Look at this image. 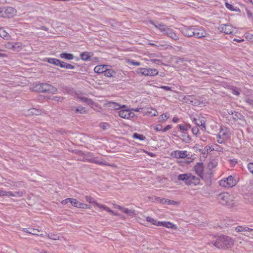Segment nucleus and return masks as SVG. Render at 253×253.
<instances>
[{
	"label": "nucleus",
	"mask_w": 253,
	"mask_h": 253,
	"mask_svg": "<svg viewBox=\"0 0 253 253\" xmlns=\"http://www.w3.org/2000/svg\"><path fill=\"white\" fill-rule=\"evenodd\" d=\"M181 32L183 35L185 37H194L198 38L206 37L207 33L202 29H198L194 26H184L181 29Z\"/></svg>",
	"instance_id": "nucleus-1"
},
{
	"label": "nucleus",
	"mask_w": 253,
	"mask_h": 253,
	"mask_svg": "<svg viewBox=\"0 0 253 253\" xmlns=\"http://www.w3.org/2000/svg\"><path fill=\"white\" fill-rule=\"evenodd\" d=\"M215 241L213 240L211 243L215 247L218 249L229 248L232 247L234 243V240L232 238L226 236H220L216 237Z\"/></svg>",
	"instance_id": "nucleus-2"
},
{
	"label": "nucleus",
	"mask_w": 253,
	"mask_h": 253,
	"mask_svg": "<svg viewBox=\"0 0 253 253\" xmlns=\"http://www.w3.org/2000/svg\"><path fill=\"white\" fill-rule=\"evenodd\" d=\"M177 179L184 181V183L188 185L191 184L197 185L200 184V181L199 178L190 173L180 174L178 175Z\"/></svg>",
	"instance_id": "nucleus-3"
},
{
	"label": "nucleus",
	"mask_w": 253,
	"mask_h": 253,
	"mask_svg": "<svg viewBox=\"0 0 253 253\" xmlns=\"http://www.w3.org/2000/svg\"><path fill=\"white\" fill-rule=\"evenodd\" d=\"M35 88L36 90L39 92L52 94H55L58 91L56 87L48 84H39L36 85Z\"/></svg>",
	"instance_id": "nucleus-4"
},
{
	"label": "nucleus",
	"mask_w": 253,
	"mask_h": 253,
	"mask_svg": "<svg viewBox=\"0 0 253 253\" xmlns=\"http://www.w3.org/2000/svg\"><path fill=\"white\" fill-rule=\"evenodd\" d=\"M85 200L86 201V202H87L89 203L92 204L93 205L97 206V207H98L99 209H100L101 210L106 211L109 212L110 213H111L112 215H119V214L114 213V212L112 210H110L108 207H107L105 205H100V204L97 203L96 202V201L94 200V199L91 196H85Z\"/></svg>",
	"instance_id": "nucleus-5"
},
{
	"label": "nucleus",
	"mask_w": 253,
	"mask_h": 253,
	"mask_svg": "<svg viewBox=\"0 0 253 253\" xmlns=\"http://www.w3.org/2000/svg\"><path fill=\"white\" fill-rule=\"evenodd\" d=\"M237 183V179L232 175H229L227 178L220 180L219 185L222 187L231 188L236 185Z\"/></svg>",
	"instance_id": "nucleus-6"
},
{
	"label": "nucleus",
	"mask_w": 253,
	"mask_h": 253,
	"mask_svg": "<svg viewBox=\"0 0 253 253\" xmlns=\"http://www.w3.org/2000/svg\"><path fill=\"white\" fill-rule=\"evenodd\" d=\"M137 74L145 76H155L158 74V71L155 69L140 68L136 70Z\"/></svg>",
	"instance_id": "nucleus-7"
},
{
	"label": "nucleus",
	"mask_w": 253,
	"mask_h": 253,
	"mask_svg": "<svg viewBox=\"0 0 253 253\" xmlns=\"http://www.w3.org/2000/svg\"><path fill=\"white\" fill-rule=\"evenodd\" d=\"M149 22L150 24L154 25L155 28L158 29L160 31V32H161L163 33L164 35L168 36L169 35V33H170L173 30L169 26L164 25L162 23L156 24L152 20H150Z\"/></svg>",
	"instance_id": "nucleus-8"
},
{
	"label": "nucleus",
	"mask_w": 253,
	"mask_h": 253,
	"mask_svg": "<svg viewBox=\"0 0 253 253\" xmlns=\"http://www.w3.org/2000/svg\"><path fill=\"white\" fill-rule=\"evenodd\" d=\"M218 200L223 205H231L233 204L230 195L227 193H220L218 196Z\"/></svg>",
	"instance_id": "nucleus-9"
},
{
	"label": "nucleus",
	"mask_w": 253,
	"mask_h": 253,
	"mask_svg": "<svg viewBox=\"0 0 253 253\" xmlns=\"http://www.w3.org/2000/svg\"><path fill=\"white\" fill-rule=\"evenodd\" d=\"M235 27H232L231 25L228 24H222L218 27V30L221 32H223L226 34H233L236 32Z\"/></svg>",
	"instance_id": "nucleus-10"
},
{
	"label": "nucleus",
	"mask_w": 253,
	"mask_h": 253,
	"mask_svg": "<svg viewBox=\"0 0 253 253\" xmlns=\"http://www.w3.org/2000/svg\"><path fill=\"white\" fill-rule=\"evenodd\" d=\"M2 17L10 18L12 17L15 13V9L11 7H2Z\"/></svg>",
	"instance_id": "nucleus-11"
},
{
	"label": "nucleus",
	"mask_w": 253,
	"mask_h": 253,
	"mask_svg": "<svg viewBox=\"0 0 253 253\" xmlns=\"http://www.w3.org/2000/svg\"><path fill=\"white\" fill-rule=\"evenodd\" d=\"M194 170L197 175L201 178H204V167L202 163H198L194 166Z\"/></svg>",
	"instance_id": "nucleus-12"
},
{
	"label": "nucleus",
	"mask_w": 253,
	"mask_h": 253,
	"mask_svg": "<svg viewBox=\"0 0 253 253\" xmlns=\"http://www.w3.org/2000/svg\"><path fill=\"white\" fill-rule=\"evenodd\" d=\"M115 207L119 209L122 212L126 213V215L129 216H134L136 215L135 211L132 209H128L125 208L119 205H116Z\"/></svg>",
	"instance_id": "nucleus-13"
},
{
	"label": "nucleus",
	"mask_w": 253,
	"mask_h": 253,
	"mask_svg": "<svg viewBox=\"0 0 253 253\" xmlns=\"http://www.w3.org/2000/svg\"><path fill=\"white\" fill-rule=\"evenodd\" d=\"M152 224L158 226H165L168 228L176 229V226L172 223V222H152Z\"/></svg>",
	"instance_id": "nucleus-14"
},
{
	"label": "nucleus",
	"mask_w": 253,
	"mask_h": 253,
	"mask_svg": "<svg viewBox=\"0 0 253 253\" xmlns=\"http://www.w3.org/2000/svg\"><path fill=\"white\" fill-rule=\"evenodd\" d=\"M217 137L222 139L228 138L230 137L229 131L226 128H221Z\"/></svg>",
	"instance_id": "nucleus-15"
},
{
	"label": "nucleus",
	"mask_w": 253,
	"mask_h": 253,
	"mask_svg": "<svg viewBox=\"0 0 253 253\" xmlns=\"http://www.w3.org/2000/svg\"><path fill=\"white\" fill-rule=\"evenodd\" d=\"M182 101L183 102L188 103L192 105H196L197 102H196L195 97L193 95H186L183 98Z\"/></svg>",
	"instance_id": "nucleus-16"
},
{
	"label": "nucleus",
	"mask_w": 253,
	"mask_h": 253,
	"mask_svg": "<svg viewBox=\"0 0 253 253\" xmlns=\"http://www.w3.org/2000/svg\"><path fill=\"white\" fill-rule=\"evenodd\" d=\"M109 67L108 65H99L95 67L94 71L97 73L100 74L104 73L107 70V68Z\"/></svg>",
	"instance_id": "nucleus-17"
},
{
	"label": "nucleus",
	"mask_w": 253,
	"mask_h": 253,
	"mask_svg": "<svg viewBox=\"0 0 253 253\" xmlns=\"http://www.w3.org/2000/svg\"><path fill=\"white\" fill-rule=\"evenodd\" d=\"M128 112L129 110L128 109L121 110L119 111L118 115L122 118L128 119H130V116H128Z\"/></svg>",
	"instance_id": "nucleus-18"
},
{
	"label": "nucleus",
	"mask_w": 253,
	"mask_h": 253,
	"mask_svg": "<svg viewBox=\"0 0 253 253\" xmlns=\"http://www.w3.org/2000/svg\"><path fill=\"white\" fill-rule=\"evenodd\" d=\"M45 61L50 64L57 66H59L60 62L61 61L60 60L54 58H47Z\"/></svg>",
	"instance_id": "nucleus-19"
},
{
	"label": "nucleus",
	"mask_w": 253,
	"mask_h": 253,
	"mask_svg": "<svg viewBox=\"0 0 253 253\" xmlns=\"http://www.w3.org/2000/svg\"><path fill=\"white\" fill-rule=\"evenodd\" d=\"M174 152L175 153L176 157L177 158H185L188 156L186 151H176Z\"/></svg>",
	"instance_id": "nucleus-20"
},
{
	"label": "nucleus",
	"mask_w": 253,
	"mask_h": 253,
	"mask_svg": "<svg viewBox=\"0 0 253 253\" xmlns=\"http://www.w3.org/2000/svg\"><path fill=\"white\" fill-rule=\"evenodd\" d=\"M181 139L185 143H190L191 140L190 136L186 132H182Z\"/></svg>",
	"instance_id": "nucleus-21"
},
{
	"label": "nucleus",
	"mask_w": 253,
	"mask_h": 253,
	"mask_svg": "<svg viewBox=\"0 0 253 253\" xmlns=\"http://www.w3.org/2000/svg\"><path fill=\"white\" fill-rule=\"evenodd\" d=\"M89 162H90L92 163L97 164H98L101 166H109V165L106 161H100L96 160L94 158L90 159L89 160Z\"/></svg>",
	"instance_id": "nucleus-22"
},
{
	"label": "nucleus",
	"mask_w": 253,
	"mask_h": 253,
	"mask_svg": "<svg viewBox=\"0 0 253 253\" xmlns=\"http://www.w3.org/2000/svg\"><path fill=\"white\" fill-rule=\"evenodd\" d=\"M59 56L61 58L65 59L66 60H72L74 58V56L73 54L65 52L61 53Z\"/></svg>",
	"instance_id": "nucleus-23"
},
{
	"label": "nucleus",
	"mask_w": 253,
	"mask_h": 253,
	"mask_svg": "<svg viewBox=\"0 0 253 253\" xmlns=\"http://www.w3.org/2000/svg\"><path fill=\"white\" fill-rule=\"evenodd\" d=\"M194 121H195V124L196 125L201 127V129L202 130L206 129V126L205 125V122L203 119L197 120L196 119H194Z\"/></svg>",
	"instance_id": "nucleus-24"
},
{
	"label": "nucleus",
	"mask_w": 253,
	"mask_h": 253,
	"mask_svg": "<svg viewBox=\"0 0 253 253\" xmlns=\"http://www.w3.org/2000/svg\"><path fill=\"white\" fill-rule=\"evenodd\" d=\"M46 236L49 239L53 240H60V236L57 234H54L52 233H49L46 234Z\"/></svg>",
	"instance_id": "nucleus-25"
},
{
	"label": "nucleus",
	"mask_w": 253,
	"mask_h": 253,
	"mask_svg": "<svg viewBox=\"0 0 253 253\" xmlns=\"http://www.w3.org/2000/svg\"><path fill=\"white\" fill-rule=\"evenodd\" d=\"M232 118L234 121H237L238 120H242L244 117L243 116L238 112H232Z\"/></svg>",
	"instance_id": "nucleus-26"
},
{
	"label": "nucleus",
	"mask_w": 253,
	"mask_h": 253,
	"mask_svg": "<svg viewBox=\"0 0 253 253\" xmlns=\"http://www.w3.org/2000/svg\"><path fill=\"white\" fill-rule=\"evenodd\" d=\"M108 105L109 107H112L115 110H118L122 108L126 107L125 105H123L121 106V105L116 102H110L108 103Z\"/></svg>",
	"instance_id": "nucleus-27"
},
{
	"label": "nucleus",
	"mask_w": 253,
	"mask_h": 253,
	"mask_svg": "<svg viewBox=\"0 0 253 253\" xmlns=\"http://www.w3.org/2000/svg\"><path fill=\"white\" fill-rule=\"evenodd\" d=\"M90 53L88 52H84L80 54L81 59L84 61H88L90 60L91 55H89Z\"/></svg>",
	"instance_id": "nucleus-28"
},
{
	"label": "nucleus",
	"mask_w": 253,
	"mask_h": 253,
	"mask_svg": "<svg viewBox=\"0 0 253 253\" xmlns=\"http://www.w3.org/2000/svg\"><path fill=\"white\" fill-rule=\"evenodd\" d=\"M79 99L83 102H84L87 105H91L93 104V101L89 98H87L85 97H79Z\"/></svg>",
	"instance_id": "nucleus-29"
},
{
	"label": "nucleus",
	"mask_w": 253,
	"mask_h": 253,
	"mask_svg": "<svg viewBox=\"0 0 253 253\" xmlns=\"http://www.w3.org/2000/svg\"><path fill=\"white\" fill-rule=\"evenodd\" d=\"M236 230L239 232H246V231H252L253 229L251 228H250L246 226H239L236 228Z\"/></svg>",
	"instance_id": "nucleus-30"
},
{
	"label": "nucleus",
	"mask_w": 253,
	"mask_h": 253,
	"mask_svg": "<svg viewBox=\"0 0 253 253\" xmlns=\"http://www.w3.org/2000/svg\"><path fill=\"white\" fill-rule=\"evenodd\" d=\"M29 111L30 114L35 115H41L42 113V110L36 109L35 108H31L29 110Z\"/></svg>",
	"instance_id": "nucleus-31"
},
{
	"label": "nucleus",
	"mask_w": 253,
	"mask_h": 253,
	"mask_svg": "<svg viewBox=\"0 0 253 253\" xmlns=\"http://www.w3.org/2000/svg\"><path fill=\"white\" fill-rule=\"evenodd\" d=\"M132 137L135 139H137L140 140H144L146 139V137L141 134L137 133H134L132 135Z\"/></svg>",
	"instance_id": "nucleus-32"
},
{
	"label": "nucleus",
	"mask_w": 253,
	"mask_h": 253,
	"mask_svg": "<svg viewBox=\"0 0 253 253\" xmlns=\"http://www.w3.org/2000/svg\"><path fill=\"white\" fill-rule=\"evenodd\" d=\"M168 37L174 41H177L179 40V37L176 34L173 30H172L170 33H169V35L168 36Z\"/></svg>",
	"instance_id": "nucleus-33"
},
{
	"label": "nucleus",
	"mask_w": 253,
	"mask_h": 253,
	"mask_svg": "<svg viewBox=\"0 0 253 253\" xmlns=\"http://www.w3.org/2000/svg\"><path fill=\"white\" fill-rule=\"evenodd\" d=\"M169 115L166 113L163 114L160 117V122L166 121L169 118Z\"/></svg>",
	"instance_id": "nucleus-34"
},
{
	"label": "nucleus",
	"mask_w": 253,
	"mask_h": 253,
	"mask_svg": "<svg viewBox=\"0 0 253 253\" xmlns=\"http://www.w3.org/2000/svg\"><path fill=\"white\" fill-rule=\"evenodd\" d=\"M114 72V71L111 69H108V68H107V70L104 72V76L107 77H111L113 76L112 73Z\"/></svg>",
	"instance_id": "nucleus-35"
},
{
	"label": "nucleus",
	"mask_w": 253,
	"mask_h": 253,
	"mask_svg": "<svg viewBox=\"0 0 253 253\" xmlns=\"http://www.w3.org/2000/svg\"><path fill=\"white\" fill-rule=\"evenodd\" d=\"M76 113H80V114H83L85 112L84 107L82 106H78L75 110Z\"/></svg>",
	"instance_id": "nucleus-36"
},
{
	"label": "nucleus",
	"mask_w": 253,
	"mask_h": 253,
	"mask_svg": "<svg viewBox=\"0 0 253 253\" xmlns=\"http://www.w3.org/2000/svg\"><path fill=\"white\" fill-rule=\"evenodd\" d=\"M178 126L179 128L181 130H183V132H185L187 130L188 128L190 127V125H188V126H183V125H179Z\"/></svg>",
	"instance_id": "nucleus-37"
},
{
	"label": "nucleus",
	"mask_w": 253,
	"mask_h": 253,
	"mask_svg": "<svg viewBox=\"0 0 253 253\" xmlns=\"http://www.w3.org/2000/svg\"><path fill=\"white\" fill-rule=\"evenodd\" d=\"M150 111L148 110L147 112L149 114H151L152 116H156L158 115V112L156 110H155L153 108L150 109Z\"/></svg>",
	"instance_id": "nucleus-38"
},
{
	"label": "nucleus",
	"mask_w": 253,
	"mask_h": 253,
	"mask_svg": "<svg viewBox=\"0 0 253 253\" xmlns=\"http://www.w3.org/2000/svg\"><path fill=\"white\" fill-rule=\"evenodd\" d=\"M19 193L21 194L22 193L20 192H15L14 193H12L11 191H6V194L5 196H10L12 197H14L16 196V194H19Z\"/></svg>",
	"instance_id": "nucleus-39"
},
{
	"label": "nucleus",
	"mask_w": 253,
	"mask_h": 253,
	"mask_svg": "<svg viewBox=\"0 0 253 253\" xmlns=\"http://www.w3.org/2000/svg\"><path fill=\"white\" fill-rule=\"evenodd\" d=\"M77 208H81V209L89 208L87 204L80 203L79 202H78V207Z\"/></svg>",
	"instance_id": "nucleus-40"
},
{
	"label": "nucleus",
	"mask_w": 253,
	"mask_h": 253,
	"mask_svg": "<svg viewBox=\"0 0 253 253\" xmlns=\"http://www.w3.org/2000/svg\"><path fill=\"white\" fill-rule=\"evenodd\" d=\"M78 202H79V201H77L76 199L71 198V201H70V203H71V205L72 206H73L74 207H77Z\"/></svg>",
	"instance_id": "nucleus-41"
},
{
	"label": "nucleus",
	"mask_w": 253,
	"mask_h": 253,
	"mask_svg": "<svg viewBox=\"0 0 253 253\" xmlns=\"http://www.w3.org/2000/svg\"><path fill=\"white\" fill-rule=\"evenodd\" d=\"M7 33L2 28H0V37L4 38L6 37Z\"/></svg>",
	"instance_id": "nucleus-42"
},
{
	"label": "nucleus",
	"mask_w": 253,
	"mask_h": 253,
	"mask_svg": "<svg viewBox=\"0 0 253 253\" xmlns=\"http://www.w3.org/2000/svg\"><path fill=\"white\" fill-rule=\"evenodd\" d=\"M128 63L129 65H133V66H139L140 65V62L137 61H134L133 60H129L128 61Z\"/></svg>",
	"instance_id": "nucleus-43"
},
{
	"label": "nucleus",
	"mask_w": 253,
	"mask_h": 253,
	"mask_svg": "<svg viewBox=\"0 0 253 253\" xmlns=\"http://www.w3.org/2000/svg\"><path fill=\"white\" fill-rule=\"evenodd\" d=\"M225 6L227 8H228V9H229L230 10L237 11L234 8L233 5H232V4H231L228 2L225 3Z\"/></svg>",
	"instance_id": "nucleus-44"
},
{
	"label": "nucleus",
	"mask_w": 253,
	"mask_h": 253,
	"mask_svg": "<svg viewBox=\"0 0 253 253\" xmlns=\"http://www.w3.org/2000/svg\"><path fill=\"white\" fill-rule=\"evenodd\" d=\"M20 48V44L19 43H15L14 44H13L12 45V48L14 50H16V51H18L19 50V49Z\"/></svg>",
	"instance_id": "nucleus-45"
},
{
	"label": "nucleus",
	"mask_w": 253,
	"mask_h": 253,
	"mask_svg": "<svg viewBox=\"0 0 253 253\" xmlns=\"http://www.w3.org/2000/svg\"><path fill=\"white\" fill-rule=\"evenodd\" d=\"M247 16L249 18L252 19L253 20V14L252 12L248 9L246 8V9Z\"/></svg>",
	"instance_id": "nucleus-46"
},
{
	"label": "nucleus",
	"mask_w": 253,
	"mask_h": 253,
	"mask_svg": "<svg viewBox=\"0 0 253 253\" xmlns=\"http://www.w3.org/2000/svg\"><path fill=\"white\" fill-rule=\"evenodd\" d=\"M232 93L237 96L239 95L240 94L239 90L236 87L232 89Z\"/></svg>",
	"instance_id": "nucleus-47"
},
{
	"label": "nucleus",
	"mask_w": 253,
	"mask_h": 253,
	"mask_svg": "<svg viewBox=\"0 0 253 253\" xmlns=\"http://www.w3.org/2000/svg\"><path fill=\"white\" fill-rule=\"evenodd\" d=\"M26 232L35 235L37 234V233L39 232V231L35 229H30L29 230H27Z\"/></svg>",
	"instance_id": "nucleus-48"
},
{
	"label": "nucleus",
	"mask_w": 253,
	"mask_h": 253,
	"mask_svg": "<svg viewBox=\"0 0 253 253\" xmlns=\"http://www.w3.org/2000/svg\"><path fill=\"white\" fill-rule=\"evenodd\" d=\"M248 168L249 170L253 174V163H250L248 165Z\"/></svg>",
	"instance_id": "nucleus-49"
},
{
	"label": "nucleus",
	"mask_w": 253,
	"mask_h": 253,
	"mask_svg": "<svg viewBox=\"0 0 253 253\" xmlns=\"http://www.w3.org/2000/svg\"><path fill=\"white\" fill-rule=\"evenodd\" d=\"M245 102L250 105L253 107V99L251 98H246L245 100Z\"/></svg>",
	"instance_id": "nucleus-50"
},
{
	"label": "nucleus",
	"mask_w": 253,
	"mask_h": 253,
	"mask_svg": "<svg viewBox=\"0 0 253 253\" xmlns=\"http://www.w3.org/2000/svg\"><path fill=\"white\" fill-rule=\"evenodd\" d=\"M100 126L103 129H106L109 127V125L106 123H103L101 124Z\"/></svg>",
	"instance_id": "nucleus-51"
},
{
	"label": "nucleus",
	"mask_w": 253,
	"mask_h": 253,
	"mask_svg": "<svg viewBox=\"0 0 253 253\" xmlns=\"http://www.w3.org/2000/svg\"><path fill=\"white\" fill-rule=\"evenodd\" d=\"M192 132L194 134L196 135L199 132L198 127L197 126H195L193 127L192 128Z\"/></svg>",
	"instance_id": "nucleus-52"
},
{
	"label": "nucleus",
	"mask_w": 253,
	"mask_h": 253,
	"mask_svg": "<svg viewBox=\"0 0 253 253\" xmlns=\"http://www.w3.org/2000/svg\"><path fill=\"white\" fill-rule=\"evenodd\" d=\"M160 88L163 89L167 91L171 90V87L169 86L162 85L160 87Z\"/></svg>",
	"instance_id": "nucleus-53"
},
{
	"label": "nucleus",
	"mask_w": 253,
	"mask_h": 253,
	"mask_svg": "<svg viewBox=\"0 0 253 253\" xmlns=\"http://www.w3.org/2000/svg\"><path fill=\"white\" fill-rule=\"evenodd\" d=\"M70 201H71V198H67L64 200H63L62 202H61V203L62 205H66L68 203H70Z\"/></svg>",
	"instance_id": "nucleus-54"
},
{
	"label": "nucleus",
	"mask_w": 253,
	"mask_h": 253,
	"mask_svg": "<svg viewBox=\"0 0 253 253\" xmlns=\"http://www.w3.org/2000/svg\"><path fill=\"white\" fill-rule=\"evenodd\" d=\"M176 204H177V202L175 201H173V200H169V199H167V205H175Z\"/></svg>",
	"instance_id": "nucleus-55"
},
{
	"label": "nucleus",
	"mask_w": 253,
	"mask_h": 253,
	"mask_svg": "<svg viewBox=\"0 0 253 253\" xmlns=\"http://www.w3.org/2000/svg\"><path fill=\"white\" fill-rule=\"evenodd\" d=\"M215 148H213L214 149H215L216 151H219V152H222L223 151V148L221 147L220 146L218 145H215Z\"/></svg>",
	"instance_id": "nucleus-56"
},
{
	"label": "nucleus",
	"mask_w": 253,
	"mask_h": 253,
	"mask_svg": "<svg viewBox=\"0 0 253 253\" xmlns=\"http://www.w3.org/2000/svg\"><path fill=\"white\" fill-rule=\"evenodd\" d=\"M67 65V63L61 61L60 62L59 67H60L61 68H66V65Z\"/></svg>",
	"instance_id": "nucleus-57"
},
{
	"label": "nucleus",
	"mask_w": 253,
	"mask_h": 253,
	"mask_svg": "<svg viewBox=\"0 0 253 253\" xmlns=\"http://www.w3.org/2000/svg\"><path fill=\"white\" fill-rule=\"evenodd\" d=\"M150 61L153 63H155L157 64H159L160 63V62H161V61L160 60L157 59H152L150 60Z\"/></svg>",
	"instance_id": "nucleus-58"
},
{
	"label": "nucleus",
	"mask_w": 253,
	"mask_h": 253,
	"mask_svg": "<svg viewBox=\"0 0 253 253\" xmlns=\"http://www.w3.org/2000/svg\"><path fill=\"white\" fill-rule=\"evenodd\" d=\"M162 128H163V126L161 125H158L155 127V129L156 131H161L162 130Z\"/></svg>",
	"instance_id": "nucleus-59"
},
{
	"label": "nucleus",
	"mask_w": 253,
	"mask_h": 253,
	"mask_svg": "<svg viewBox=\"0 0 253 253\" xmlns=\"http://www.w3.org/2000/svg\"><path fill=\"white\" fill-rule=\"evenodd\" d=\"M66 69H75V66L71 64H69V63H67V65H66Z\"/></svg>",
	"instance_id": "nucleus-60"
},
{
	"label": "nucleus",
	"mask_w": 253,
	"mask_h": 253,
	"mask_svg": "<svg viewBox=\"0 0 253 253\" xmlns=\"http://www.w3.org/2000/svg\"><path fill=\"white\" fill-rule=\"evenodd\" d=\"M167 199H165V198L161 199L160 201V203H161L163 204H167Z\"/></svg>",
	"instance_id": "nucleus-61"
},
{
	"label": "nucleus",
	"mask_w": 253,
	"mask_h": 253,
	"mask_svg": "<svg viewBox=\"0 0 253 253\" xmlns=\"http://www.w3.org/2000/svg\"><path fill=\"white\" fill-rule=\"evenodd\" d=\"M171 128V125H168L163 130V132H166L167 130H168L169 129Z\"/></svg>",
	"instance_id": "nucleus-62"
},
{
	"label": "nucleus",
	"mask_w": 253,
	"mask_h": 253,
	"mask_svg": "<svg viewBox=\"0 0 253 253\" xmlns=\"http://www.w3.org/2000/svg\"><path fill=\"white\" fill-rule=\"evenodd\" d=\"M6 194V191L0 189V196H5Z\"/></svg>",
	"instance_id": "nucleus-63"
},
{
	"label": "nucleus",
	"mask_w": 253,
	"mask_h": 253,
	"mask_svg": "<svg viewBox=\"0 0 253 253\" xmlns=\"http://www.w3.org/2000/svg\"><path fill=\"white\" fill-rule=\"evenodd\" d=\"M128 116H130V118H131L134 117L135 114L134 113L131 112L129 110Z\"/></svg>",
	"instance_id": "nucleus-64"
}]
</instances>
